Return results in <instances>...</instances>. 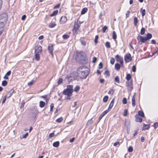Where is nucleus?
<instances>
[{
    "label": "nucleus",
    "instance_id": "nucleus-1",
    "mask_svg": "<svg viewBox=\"0 0 158 158\" xmlns=\"http://www.w3.org/2000/svg\"><path fill=\"white\" fill-rule=\"evenodd\" d=\"M79 76L81 78H85L89 74V69L85 66L79 67L77 70Z\"/></svg>",
    "mask_w": 158,
    "mask_h": 158
},
{
    "label": "nucleus",
    "instance_id": "nucleus-2",
    "mask_svg": "<svg viewBox=\"0 0 158 158\" xmlns=\"http://www.w3.org/2000/svg\"><path fill=\"white\" fill-rule=\"evenodd\" d=\"M73 92V86L68 85L67 86V88L64 90L63 92V94L67 96L66 99L69 100L70 97L72 96Z\"/></svg>",
    "mask_w": 158,
    "mask_h": 158
},
{
    "label": "nucleus",
    "instance_id": "nucleus-3",
    "mask_svg": "<svg viewBox=\"0 0 158 158\" xmlns=\"http://www.w3.org/2000/svg\"><path fill=\"white\" fill-rule=\"evenodd\" d=\"M7 20V15L5 13L0 15V23H4L5 24Z\"/></svg>",
    "mask_w": 158,
    "mask_h": 158
},
{
    "label": "nucleus",
    "instance_id": "nucleus-4",
    "mask_svg": "<svg viewBox=\"0 0 158 158\" xmlns=\"http://www.w3.org/2000/svg\"><path fill=\"white\" fill-rule=\"evenodd\" d=\"M137 39L140 44H141L142 43H145L147 41L145 37H144L142 36L139 35L138 36Z\"/></svg>",
    "mask_w": 158,
    "mask_h": 158
},
{
    "label": "nucleus",
    "instance_id": "nucleus-5",
    "mask_svg": "<svg viewBox=\"0 0 158 158\" xmlns=\"http://www.w3.org/2000/svg\"><path fill=\"white\" fill-rule=\"evenodd\" d=\"M126 86L128 91H131L133 89V85L132 81H127L126 82Z\"/></svg>",
    "mask_w": 158,
    "mask_h": 158
},
{
    "label": "nucleus",
    "instance_id": "nucleus-6",
    "mask_svg": "<svg viewBox=\"0 0 158 158\" xmlns=\"http://www.w3.org/2000/svg\"><path fill=\"white\" fill-rule=\"evenodd\" d=\"M115 58L116 61L120 62L121 66H122L123 64V58L120 57L118 55H116L115 56Z\"/></svg>",
    "mask_w": 158,
    "mask_h": 158
},
{
    "label": "nucleus",
    "instance_id": "nucleus-7",
    "mask_svg": "<svg viewBox=\"0 0 158 158\" xmlns=\"http://www.w3.org/2000/svg\"><path fill=\"white\" fill-rule=\"evenodd\" d=\"M131 56L130 53L126 55L124 57V60L126 62H129L131 60Z\"/></svg>",
    "mask_w": 158,
    "mask_h": 158
},
{
    "label": "nucleus",
    "instance_id": "nucleus-8",
    "mask_svg": "<svg viewBox=\"0 0 158 158\" xmlns=\"http://www.w3.org/2000/svg\"><path fill=\"white\" fill-rule=\"evenodd\" d=\"M42 47L40 45H37L35 48V53H40L42 51Z\"/></svg>",
    "mask_w": 158,
    "mask_h": 158
},
{
    "label": "nucleus",
    "instance_id": "nucleus-9",
    "mask_svg": "<svg viewBox=\"0 0 158 158\" xmlns=\"http://www.w3.org/2000/svg\"><path fill=\"white\" fill-rule=\"evenodd\" d=\"M79 27L80 25H79L78 23V21L77 20L76 22L75 21L73 31H74L75 32H76L77 30H78Z\"/></svg>",
    "mask_w": 158,
    "mask_h": 158
},
{
    "label": "nucleus",
    "instance_id": "nucleus-10",
    "mask_svg": "<svg viewBox=\"0 0 158 158\" xmlns=\"http://www.w3.org/2000/svg\"><path fill=\"white\" fill-rule=\"evenodd\" d=\"M67 21V19L66 16H62L60 21V24H63L65 23Z\"/></svg>",
    "mask_w": 158,
    "mask_h": 158
},
{
    "label": "nucleus",
    "instance_id": "nucleus-11",
    "mask_svg": "<svg viewBox=\"0 0 158 158\" xmlns=\"http://www.w3.org/2000/svg\"><path fill=\"white\" fill-rule=\"evenodd\" d=\"M53 44H50V45L48 47V50L49 51L50 53L52 55V56H53Z\"/></svg>",
    "mask_w": 158,
    "mask_h": 158
},
{
    "label": "nucleus",
    "instance_id": "nucleus-12",
    "mask_svg": "<svg viewBox=\"0 0 158 158\" xmlns=\"http://www.w3.org/2000/svg\"><path fill=\"white\" fill-rule=\"evenodd\" d=\"M136 96V93H135L133 95L132 99V105L133 107H135V98Z\"/></svg>",
    "mask_w": 158,
    "mask_h": 158
},
{
    "label": "nucleus",
    "instance_id": "nucleus-13",
    "mask_svg": "<svg viewBox=\"0 0 158 158\" xmlns=\"http://www.w3.org/2000/svg\"><path fill=\"white\" fill-rule=\"evenodd\" d=\"M14 89H11L9 92H8L7 94H6V96H7V98H10L13 94V93L14 92Z\"/></svg>",
    "mask_w": 158,
    "mask_h": 158
},
{
    "label": "nucleus",
    "instance_id": "nucleus-14",
    "mask_svg": "<svg viewBox=\"0 0 158 158\" xmlns=\"http://www.w3.org/2000/svg\"><path fill=\"white\" fill-rule=\"evenodd\" d=\"M4 26V23H0V36L2 33Z\"/></svg>",
    "mask_w": 158,
    "mask_h": 158
},
{
    "label": "nucleus",
    "instance_id": "nucleus-15",
    "mask_svg": "<svg viewBox=\"0 0 158 158\" xmlns=\"http://www.w3.org/2000/svg\"><path fill=\"white\" fill-rule=\"evenodd\" d=\"M135 117V120L137 122H141L142 121V118L140 117L138 115H136Z\"/></svg>",
    "mask_w": 158,
    "mask_h": 158
},
{
    "label": "nucleus",
    "instance_id": "nucleus-16",
    "mask_svg": "<svg viewBox=\"0 0 158 158\" xmlns=\"http://www.w3.org/2000/svg\"><path fill=\"white\" fill-rule=\"evenodd\" d=\"M152 37V35L150 33H148L146 35V37H145L146 39V40H148L150 39H151Z\"/></svg>",
    "mask_w": 158,
    "mask_h": 158
},
{
    "label": "nucleus",
    "instance_id": "nucleus-17",
    "mask_svg": "<svg viewBox=\"0 0 158 158\" xmlns=\"http://www.w3.org/2000/svg\"><path fill=\"white\" fill-rule=\"evenodd\" d=\"M45 105V103L43 101H40L39 102V106L40 108L43 107Z\"/></svg>",
    "mask_w": 158,
    "mask_h": 158
},
{
    "label": "nucleus",
    "instance_id": "nucleus-18",
    "mask_svg": "<svg viewBox=\"0 0 158 158\" xmlns=\"http://www.w3.org/2000/svg\"><path fill=\"white\" fill-rule=\"evenodd\" d=\"M120 67V65L118 63L116 64L115 65V68L117 70H119Z\"/></svg>",
    "mask_w": 158,
    "mask_h": 158
},
{
    "label": "nucleus",
    "instance_id": "nucleus-19",
    "mask_svg": "<svg viewBox=\"0 0 158 158\" xmlns=\"http://www.w3.org/2000/svg\"><path fill=\"white\" fill-rule=\"evenodd\" d=\"M87 11V9L86 8H84L82 9V10L81 12V15H83L85 14Z\"/></svg>",
    "mask_w": 158,
    "mask_h": 158
},
{
    "label": "nucleus",
    "instance_id": "nucleus-20",
    "mask_svg": "<svg viewBox=\"0 0 158 158\" xmlns=\"http://www.w3.org/2000/svg\"><path fill=\"white\" fill-rule=\"evenodd\" d=\"M60 144V143L59 141H56L54 142L53 144V145L54 147H58Z\"/></svg>",
    "mask_w": 158,
    "mask_h": 158
},
{
    "label": "nucleus",
    "instance_id": "nucleus-21",
    "mask_svg": "<svg viewBox=\"0 0 158 158\" xmlns=\"http://www.w3.org/2000/svg\"><path fill=\"white\" fill-rule=\"evenodd\" d=\"M35 60H39L40 59V55L38 53H35Z\"/></svg>",
    "mask_w": 158,
    "mask_h": 158
},
{
    "label": "nucleus",
    "instance_id": "nucleus-22",
    "mask_svg": "<svg viewBox=\"0 0 158 158\" xmlns=\"http://www.w3.org/2000/svg\"><path fill=\"white\" fill-rule=\"evenodd\" d=\"M131 75L129 74H127L126 79L127 81H130V79H131Z\"/></svg>",
    "mask_w": 158,
    "mask_h": 158
},
{
    "label": "nucleus",
    "instance_id": "nucleus-23",
    "mask_svg": "<svg viewBox=\"0 0 158 158\" xmlns=\"http://www.w3.org/2000/svg\"><path fill=\"white\" fill-rule=\"evenodd\" d=\"M138 23V19L137 17H135L134 18V24L135 26H136L137 25Z\"/></svg>",
    "mask_w": 158,
    "mask_h": 158
},
{
    "label": "nucleus",
    "instance_id": "nucleus-24",
    "mask_svg": "<svg viewBox=\"0 0 158 158\" xmlns=\"http://www.w3.org/2000/svg\"><path fill=\"white\" fill-rule=\"evenodd\" d=\"M58 13V10H56L53 11V12L50 15V16L51 17L53 16L56 15Z\"/></svg>",
    "mask_w": 158,
    "mask_h": 158
},
{
    "label": "nucleus",
    "instance_id": "nucleus-25",
    "mask_svg": "<svg viewBox=\"0 0 158 158\" xmlns=\"http://www.w3.org/2000/svg\"><path fill=\"white\" fill-rule=\"evenodd\" d=\"M138 114L139 116V115L142 117H143L144 116V114L143 112L141 110L139 111Z\"/></svg>",
    "mask_w": 158,
    "mask_h": 158
},
{
    "label": "nucleus",
    "instance_id": "nucleus-26",
    "mask_svg": "<svg viewBox=\"0 0 158 158\" xmlns=\"http://www.w3.org/2000/svg\"><path fill=\"white\" fill-rule=\"evenodd\" d=\"M112 38L114 40H116L117 38L116 33L114 31L113 32Z\"/></svg>",
    "mask_w": 158,
    "mask_h": 158
},
{
    "label": "nucleus",
    "instance_id": "nucleus-27",
    "mask_svg": "<svg viewBox=\"0 0 158 158\" xmlns=\"http://www.w3.org/2000/svg\"><path fill=\"white\" fill-rule=\"evenodd\" d=\"M114 99L113 98L112 100L111 101V102L110 103V104L109 105V108H111L112 107H113L114 102Z\"/></svg>",
    "mask_w": 158,
    "mask_h": 158
},
{
    "label": "nucleus",
    "instance_id": "nucleus-28",
    "mask_svg": "<svg viewBox=\"0 0 158 158\" xmlns=\"http://www.w3.org/2000/svg\"><path fill=\"white\" fill-rule=\"evenodd\" d=\"M141 12L142 13V16L143 17L144 16L146 13V11L145 9H143L142 10V8H141L140 10Z\"/></svg>",
    "mask_w": 158,
    "mask_h": 158
},
{
    "label": "nucleus",
    "instance_id": "nucleus-29",
    "mask_svg": "<svg viewBox=\"0 0 158 158\" xmlns=\"http://www.w3.org/2000/svg\"><path fill=\"white\" fill-rule=\"evenodd\" d=\"M56 24L55 23H51L49 25V27L50 28H53L56 26Z\"/></svg>",
    "mask_w": 158,
    "mask_h": 158
},
{
    "label": "nucleus",
    "instance_id": "nucleus-30",
    "mask_svg": "<svg viewBox=\"0 0 158 158\" xmlns=\"http://www.w3.org/2000/svg\"><path fill=\"white\" fill-rule=\"evenodd\" d=\"M108 97L107 96H106L104 97L103 99V102H106L108 100Z\"/></svg>",
    "mask_w": 158,
    "mask_h": 158
},
{
    "label": "nucleus",
    "instance_id": "nucleus-31",
    "mask_svg": "<svg viewBox=\"0 0 158 158\" xmlns=\"http://www.w3.org/2000/svg\"><path fill=\"white\" fill-rule=\"evenodd\" d=\"M63 120V118L62 117H61L57 119L56 120V122H57L59 123H60Z\"/></svg>",
    "mask_w": 158,
    "mask_h": 158
},
{
    "label": "nucleus",
    "instance_id": "nucleus-32",
    "mask_svg": "<svg viewBox=\"0 0 158 158\" xmlns=\"http://www.w3.org/2000/svg\"><path fill=\"white\" fill-rule=\"evenodd\" d=\"M145 32V29L144 28L142 27L141 30L140 31V34L142 35H143L144 34Z\"/></svg>",
    "mask_w": 158,
    "mask_h": 158
},
{
    "label": "nucleus",
    "instance_id": "nucleus-33",
    "mask_svg": "<svg viewBox=\"0 0 158 158\" xmlns=\"http://www.w3.org/2000/svg\"><path fill=\"white\" fill-rule=\"evenodd\" d=\"M115 60L114 58L111 57L110 59V63L112 64H113L114 63Z\"/></svg>",
    "mask_w": 158,
    "mask_h": 158
},
{
    "label": "nucleus",
    "instance_id": "nucleus-34",
    "mask_svg": "<svg viewBox=\"0 0 158 158\" xmlns=\"http://www.w3.org/2000/svg\"><path fill=\"white\" fill-rule=\"evenodd\" d=\"M105 45L107 48H109L110 47V44L109 42H106L105 43Z\"/></svg>",
    "mask_w": 158,
    "mask_h": 158
},
{
    "label": "nucleus",
    "instance_id": "nucleus-35",
    "mask_svg": "<svg viewBox=\"0 0 158 158\" xmlns=\"http://www.w3.org/2000/svg\"><path fill=\"white\" fill-rule=\"evenodd\" d=\"M114 81L117 83H119V77L118 76H116L115 78Z\"/></svg>",
    "mask_w": 158,
    "mask_h": 158
},
{
    "label": "nucleus",
    "instance_id": "nucleus-36",
    "mask_svg": "<svg viewBox=\"0 0 158 158\" xmlns=\"http://www.w3.org/2000/svg\"><path fill=\"white\" fill-rule=\"evenodd\" d=\"M69 37V36L68 35L64 34L63 35V38L64 39H68Z\"/></svg>",
    "mask_w": 158,
    "mask_h": 158
},
{
    "label": "nucleus",
    "instance_id": "nucleus-37",
    "mask_svg": "<svg viewBox=\"0 0 158 158\" xmlns=\"http://www.w3.org/2000/svg\"><path fill=\"white\" fill-rule=\"evenodd\" d=\"M7 84V82L6 81H3L2 82V85L3 86H6Z\"/></svg>",
    "mask_w": 158,
    "mask_h": 158
},
{
    "label": "nucleus",
    "instance_id": "nucleus-38",
    "mask_svg": "<svg viewBox=\"0 0 158 158\" xmlns=\"http://www.w3.org/2000/svg\"><path fill=\"white\" fill-rule=\"evenodd\" d=\"M107 29V27L106 26H104V27L102 28V31L103 33H104L106 32V30Z\"/></svg>",
    "mask_w": 158,
    "mask_h": 158
},
{
    "label": "nucleus",
    "instance_id": "nucleus-39",
    "mask_svg": "<svg viewBox=\"0 0 158 158\" xmlns=\"http://www.w3.org/2000/svg\"><path fill=\"white\" fill-rule=\"evenodd\" d=\"M114 91L113 89H110L108 92V93L112 95L114 94Z\"/></svg>",
    "mask_w": 158,
    "mask_h": 158
},
{
    "label": "nucleus",
    "instance_id": "nucleus-40",
    "mask_svg": "<svg viewBox=\"0 0 158 158\" xmlns=\"http://www.w3.org/2000/svg\"><path fill=\"white\" fill-rule=\"evenodd\" d=\"M98 35L95 36V38L94 40V42L95 44H97L98 43Z\"/></svg>",
    "mask_w": 158,
    "mask_h": 158
},
{
    "label": "nucleus",
    "instance_id": "nucleus-41",
    "mask_svg": "<svg viewBox=\"0 0 158 158\" xmlns=\"http://www.w3.org/2000/svg\"><path fill=\"white\" fill-rule=\"evenodd\" d=\"M123 104H126L127 103V99L124 98L123 99Z\"/></svg>",
    "mask_w": 158,
    "mask_h": 158
},
{
    "label": "nucleus",
    "instance_id": "nucleus-42",
    "mask_svg": "<svg viewBox=\"0 0 158 158\" xmlns=\"http://www.w3.org/2000/svg\"><path fill=\"white\" fill-rule=\"evenodd\" d=\"M34 82V81L33 80H32L30 82L28 83L27 85L28 86L31 85Z\"/></svg>",
    "mask_w": 158,
    "mask_h": 158
},
{
    "label": "nucleus",
    "instance_id": "nucleus-43",
    "mask_svg": "<svg viewBox=\"0 0 158 158\" xmlns=\"http://www.w3.org/2000/svg\"><path fill=\"white\" fill-rule=\"evenodd\" d=\"M127 115V110H125L124 111L123 115L124 116H126Z\"/></svg>",
    "mask_w": 158,
    "mask_h": 158
},
{
    "label": "nucleus",
    "instance_id": "nucleus-44",
    "mask_svg": "<svg viewBox=\"0 0 158 158\" xmlns=\"http://www.w3.org/2000/svg\"><path fill=\"white\" fill-rule=\"evenodd\" d=\"M93 122V121L92 120V118L90 119L87 122L86 124H91V123H92Z\"/></svg>",
    "mask_w": 158,
    "mask_h": 158
},
{
    "label": "nucleus",
    "instance_id": "nucleus-45",
    "mask_svg": "<svg viewBox=\"0 0 158 158\" xmlns=\"http://www.w3.org/2000/svg\"><path fill=\"white\" fill-rule=\"evenodd\" d=\"M80 88L79 86H77L74 89V90L75 91H78L80 89Z\"/></svg>",
    "mask_w": 158,
    "mask_h": 158
},
{
    "label": "nucleus",
    "instance_id": "nucleus-46",
    "mask_svg": "<svg viewBox=\"0 0 158 158\" xmlns=\"http://www.w3.org/2000/svg\"><path fill=\"white\" fill-rule=\"evenodd\" d=\"M128 151L130 152H131L133 151V148L131 146H130L129 147Z\"/></svg>",
    "mask_w": 158,
    "mask_h": 158
},
{
    "label": "nucleus",
    "instance_id": "nucleus-47",
    "mask_svg": "<svg viewBox=\"0 0 158 158\" xmlns=\"http://www.w3.org/2000/svg\"><path fill=\"white\" fill-rule=\"evenodd\" d=\"M63 82V79L62 78H60L58 81V85L61 84Z\"/></svg>",
    "mask_w": 158,
    "mask_h": 158
},
{
    "label": "nucleus",
    "instance_id": "nucleus-48",
    "mask_svg": "<svg viewBox=\"0 0 158 158\" xmlns=\"http://www.w3.org/2000/svg\"><path fill=\"white\" fill-rule=\"evenodd\" d=\"M54 107V104L53 103L51 104L50 105V111H52Z\"/></svg>",
    "mask_w": 158,
    "mask_h": 158
},
{
    "label": "nucleus",
    "instance_id": "nucleus-49",
    "mask_svg": "<svg viewBox=\"0 0 158 158\" xmlns=\"http://www.w3.org/2000/svg\"><path fill=\"white\" fill-rule=\"evenodd\" d=\"M149 127L148 125L144 124L143 126V127L144 129H148L149 128Z\"/></svg>",
    "mask_w": 158,
    "mask_h": 158
},
{
    "label": "nucleus",
    "instance_id": "nucleus-50",
    "mask_svg": "<svg viewBox=\"0 0 158 158\" xmlns=\"http://www.w3.org/2000/svg\"><path fill=\"white\" fill-rule=\"evenodd\" d=\"M108 110H106L104 111L102 114V115H103L104 116L107 113H108Z\"/></svg>",
    "mask_w": 158,
    "mask_h": 158
},
{
    "label": "nucleus",
    "instance_id": "nucleus-51",
    "mask_svg": "<svg viewBox=\"0 0 158 158\" xmlns=\"http://www.w3.org/2000/svg\"><path fill=\"white\" fill-rule=\"evenodd\" d=\"M120 145V143L119 142H115L114 144V145L115 146H119Z\"/></svg>",
    "mask_w": 158,
    "mask_h": 158
},
{
    "label": "nucleus",
    "instance_id": "nucleus-52",
    "mask_svg": "<svg viewBox=\"0 0 158 158\" xmlns=\"http://www.w3.org/2000/svg\"><path fill=\"white\" fill-rule=\"evenodd\" d=\"M28 135V133H26V134L23 135V138L25 139L26 138Z\"/></svg>",
    "mask_w": 158,
    "mask_h": 158
},
{
    "label": "nucleus",
    "instance_id": "nucleus-53",
    "mask_svg": "<svg viewBox=\"0 0 158 158\" xmlns=\"http://www.w3.org/2000/svg\"><path fill=\"white\" fill-rule=\"evenodd\" d=\"M97 58L96 57H93V61H92L93 63H94L96 62L97 61Z\"/></svg>",
    "mask_w": 158,
    "mask_h": 158
},
{
    "label": "nucleus",
    "instance_id": "nucleus-54",
    "mask_svg": "<svg viewBox=\"0 0 158 158\" xmlns=\"http://www.w3.org/2000/svg\"><path fill=\"white\" fill-rule=\"evenodd\" d=\"M7 97L6 96H5L4 97V98L2 100V104H3L5 102V101L6 100V98Z\"/></svg>",
    "mask_w": 158,
    "mask_h": 158
},
{
    "label": "nucleus",
    "instance_id": "nucleus-55",
    "mask_svg": "<svg viewBox=\"0 0 158 158\" xmlns=\"http://www.w3.org/2000/svg\"><path fill=\"white\" fill-rule=\"evenodd\" d=\"M132 71L133 72H135L136 71V67L135 65H133L132 67Z\"/></svg>",
    "mask_w": 158,
    "mask_h": 158
},
{
    "label": "nucleus",
    "instance_id": "nucleus-56",
    "mask_svg": "<svg viewBox=\"0 0 158 158\" xmlns=\"http://www.w3.org/2000/svg\"><path fill=\"white\" fill-rule=\"evenodd\" d=\"M105 75L109 76L110 75L109 71L108 70H106L105 72Z\"/></svg>",
    "mask_w": 158,
    "mask_h": 158
},
{
    "label": "nucleus",
    "instance_id": "nucleus-57",
    "mask_svg": "<svg viewBox=\"0 0 158 158\" xmlns=\"http://www.w3.org/2000/svg\"><path fill=\"white\" fill-rule=\"evenodd\" d=\"M103 66L102 64V62H100L99 64V68L101 69L102 68Z\"/></svg>",
    "mask_w": 158,
    "mask_h": 158
},
{
    "label": "nucleus",
    "instance_id": "nucleus-58",
    "mask_svg": "<svg viewBox=\"0 0 158 158\" xmlns=\"http://www.w3.org/2000/svg\"><path fill=\"white\" fill-rule=\"evenodd\" d=\"M154 127L155 128H156L158 126V123L156 122L154 123Z\"/></svg>",
    "mask_w": 158,
    "mask_h": 158
},
{
    "label": "nucleus",
    "instance_id": "nucleus-59",
    "mask_svg": "<svg viewBox=\"0 0 158 158\" xmlns=\"http://www.w3.org/2000/svg\"><path fill=\"white\" fill-rule=\"evenodd\" d=\"M137 134H138L137 131L136 130L135 131H134V133L133 134V136H136L137 135Z\"/></svg>",
    "mask_w": 158,
    "mask_h": 158
},
{
    "label": "nucleus",
    "instance_id": "nucleus-60",
    "mask_svg": "<svg viewBox=\"0 0 158 158\" xmlns=\"http://www.w3.org/2000/svg\"><path fill=\"white\" fill-rule=\"evenodd\" d=\"M54 136V133H52L49 134V138H51L52 137Z\"/></svg>",
    "mask_w": 158,
    "mask_h": 158
},
{
    "label": "nucleus",
    "instance_id": "nucleus-61",
    "mask_svg": "<svg viewBox=\"0 0 158 158\" xmlns=\"http://www.w3.org/2000/svg\"><path fill=\"white\" fill-rule=\"evenodd\" d=\"M81 44L84 46H85L86 44V42L85 41H81Z\"/></svg>",
    "mask_w": 158,
    "mask_h": 158
},
{
    "label": "nucleus",
    "instance_id": "nucleus-62",
    "mask_svg": "<svg viewBox=\"0 0 158 158\" xmlns=\"http://www.w3.org/2000/svg\"><path fill=\"white\" fill-rule=\"evenodd\" d=\"M74 139H75L73 137V138H72V139H70L69 142L71 143H72L74 141Z\"/></svg>",
    "mask_w": 158,
    "mask_h": 158
},
{
    "label": "nucleus",
    "instance_id": "nucleus-63",
    "mask_svg": "<svg viewBox=\"0 0 158 158\" xmlns=\"http://www.w3.org/2000/svg\"><path fill=\"white\" fill-rule=\"evenodd\" d=\"M130 47L132 49H134V48L132 46V42H131L130 43Z\"/></svg>",
    "mask_w": 158,
    "mask_h": 158
},
{
    "label": "nucleus",
    "instance_id": "nucleus-64",
    "mask_svg": "<svg viewBox=\"0 0 158 158\" xmlns=\"http://www.w3.org/2000/svg\"><path fill=\"white\" fill-rule=\"evenodd\" d=\"M11 74V71H8L6 74V76H9Z\"/></svg>",
    "mask_w": 158,
    "mask_h": 158
}]
</instances>
